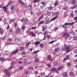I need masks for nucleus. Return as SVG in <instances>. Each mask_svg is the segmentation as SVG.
<instances>
[{
    "mask_svg": "<svg viewBox=\"0 0 77 77\" xmlns=\"http://www.w3.org/2000/svg\"><path fill=\"white\" fill-rule=\"evenodd\" d=\"M62 36L63 37H65V40L66 41V40L69 39V38L70 37V34L67 33V32H64V33L62 34Z\"/></svg>",
    "mask_w": 77,
    "mask_h": 77,
    "instance_id": "f257e3e1",
    "label": "nucleus"
},
{
    "mask_svg": "<svg viewBox=\"0 0 77 77\" xmlns=\"http://www.w3.org/2000/svg\"><path fill=\"white\" fill-rule=\"evenodd\" d=\"M71 47H72V46L71 45H69L66 48V51H67L66 53H69V51H70L71 50H69L70 48H71Z\"/></svg>",
    "mask_w": 77,
    "mask_h": 77,
    "instance_id": "f03ea898",
    "label": "nucleus"
},
{
    "mask_svg": "<svg viewBox=\"0 0 77 77\" xmlns=\"http://www.w3.org/2000/svg\"><path fill=\"white\" fill-rule=\"evenodd\" d=\"M15 61H13L11 62V65L8 68L9 71H10V70H11L12 68H13L14 65V64H15Z\"/></svg>",
    "mask_w": 77,
    "mask_h": 77,
    "instance_id": "7ed1b4c3",
    "label": "nucleus"
},
{
    "mask_svg": "<svg viewBox=\"0 0 77 77\" xmlns=\"http://www.w3.org/2000/svg\"><path fill=\"white\" fill-rule=\"evenodd\" d=\"M69 57H70V55H66V58H64L63 60L64 61H66V60H68V59H70L69 58Z\"/></svg>",
    "mask_w": 77,
    "mask_h": 77,
    "instance_id": "20e7f679",
    "label": "nucleus"
},
{
    "mask_svg": "<svg viewBox=\"0 0 77 77\" xmlns=\"http://www.w3.org/2000/svg\"><path fill=\"white\" fill-rule=\"evenodd\" d=\"M77 1V0H72L71 2V3L72 5H75L76 3L77 2H76Z\"/></svg>",
    "mask_w": 77,
    "mask_h": 77,
    "instance_id": "39448f33",
    "label": "nucleus"
},
{
    "mask_svg": "<svg viewBox=\"0 0 77 77\" xmlns=\"http://www.w3.org/2000/svg\"><path fill=\"white\" fill-rule=\"evenodd\" d=\"M67 46V45H66V44H65L64 45V47H63L61 49L62 51H65V50H66Z\"/></svg>",
    "mask_w": 77,
    "mask_h": 77,
    "instance_id": "423d86ee",
    "label": "nucleus"
},
{
    "mask_svg": "<svg viewBox=\"0 0 77 77\" xmlns=\"http://www.w3.org/2000/svg\"><path fill=\"white\" fill-rule=\"evenodd\" d=\"M41 43V42L39 41H37L35 42L34 43V44L35 45H36V46H37L38 45H39Z\"/></svg>",
    "mask_w": 77,
    "mask_h": 77,
    "instance_id": "0eeeda50",
    "label": "nucleus"
},
{
    "mask_svg": "<svg viewBox=\"0 0 77 77\" xmlns=\"http://www.w3.org/2000/svg\"><path fill=\"white\" fill-rule=\"evenodd\" d=\"M51 22V21H50V20H49V19H48L45 22V24H49V23H50V22Z\"/></svg>",
    "mask_w": 77,
    "mask_h": 77,
    "instance_id": "6e6552de",
    "label": "nucleus"
},
{
    "mask_svg": "<svg viewBox=\"0 0 77 77\" xmlns=\"http://www.w3.org/2000/svg\"><path fill=\"white\" fill-rule=\"evenodd\" d=\"M56 71H57V69L55 67H52L51 70V71H52V72H55Z\"/></svg>",
    "mask_w": 77,
    "mask_h": 77,
    "instance_id": "1a4fd4ad",
    "label": "nucleus"
},
{
    "mask_svg": "<svg viewBox=\"0 0 77 77\" xmlns=\"http://www.w3.org/2000/svg\"><path fill=\"white\" fill-rule=\"evenodd\" d=\"M29 35H32V36H34V37L36 36V35L34 34V33L32 32H30V33H29Z\"/></svg>",
    "mask_w": 77,
    "mask_h": 77,
    "instance_id": "9d476101",
    "label": "nucleus"
},
{
    "mask_svg": "<svg viewBox=\"0 0 77 77\" xmlns=\"http://www.w3.org/2000/svg\"><path fill=\"white\" fill-rule=\"evenodd\" d=\"M19 50L18 49L16 50L15 51H12V52H11V54H16V53H17V52H18V51Z\"/></svg>",
    "mask_w": 77,
    "mask_h": 77,
    "instance_id": "9b49d317",
    "label": "nucleus"
},
{
    "mask_svg": "<svg viewBox=\"0 0 77 77\" xmlns=\"http://www.w3.org/2000/svg\"><path fill=\"white\" fill-rule=\"evenodd\" d=\"M9 31L11 33H12V32H14V29H13V28L12 27L10 28L9 29Z\"/></svg>",
    "mask_w": 77,
    "mask_h": 77,
    "instance_id": "f8f14e48",
    "label": "nucleus"
},
{
    "mask_svg": "<svg viewBox=\"0 0 77 77\" xmlns=\"http://www.w3.org/2000/svg\"><path fill=\"white\" fill-rule=\"evenodd\" d=\"M77 8V4H76L74 6H72L71 7V8L72 9H75V8Z\"/></svg>",
    "mask_w": 77,
    "mask_h": 77,
    "instance_id": "ddd939ff",
    "label": "nucleus"
},
{
    "mask_svg": "<svg viewBox=\"0 0 77 77\" xmlns=\"http://www.w3.org/2000/svg\"><path fill=\"white\" fill-rule=\"evenodd\" d=\"M39 0H33V1L32 2V3H39Z\"/></svg>",
    "mask_w": 77,
    "mask_h": 77,
    "instance_id": "4468645a",
    "label": "nucleus"
},
{
    "mask_svg": "<svg viewBox=\"0 0 77 77\" xmlns=\"http://www.w3.org/2000/svg\"><path fill=\"white\" fill-rule=\"evenodd\" d=\"M63 9L66 11H68V6H66L63 8Z\"/></svg>",
    "mask_w": 77,
    "mask_h": 77,
    "instance_id": "2eb2a0df",
    "label": "nucleus"
},
{
    "mask_svg": "<svg viewBox=\"0 0 77 77\" xmlns=\"http://www.w3.org/2000/svg\"><path fill=\"white\" fill-rule=\"evenodd\" d=\"M20 39L18 38H15L14 41L15 42H18L20 41Z\"/></svg>",
    "mask_w": 77,
    "mask_h": 77,
    "instance_id": "dca6fc26",
    "label": "nucleus"
},
{
    "mask_svg": "<svg viewBox=\"0 0 77 77\" xmlns=\"http://www.w3.org/2000/svg\"><path fill=\"white\" fill-rule=\"evenodd\" d=\"M15 8V7L14 5H11V9L12 11L13 10H14Z\"/></svg>",
    "mask_w": 77,
    "mask_h": 77,
    "instance_id": "f3484780",
    "label": "nucleus"
},
{
    "mask_svg": "<svg viewBox=\"0 0 77 77\" xmlns=\"http://www.w3.org/2000/svg\"><path fill=\"white\" fill-rule=\"evenodd\" d=\"M44 15L42 14V15H41V16H40V17L38 19V21H40V20H41V19L42 18H43V17H44Z\"/></svg>",
    "mask_w": 77,
    "mask_h": 77,
    "instance_id": "a211bd4d",
    "label": "nucleus"
},
{
    "mask_svg": "<svg viewBox=\"0 0 77 77\" xmlns=\"http://www.w3.org/2000/svg\"><path fill=\"white\" fill-rule=\"evenodd\" d=\"M57 17H58L57 16L54 17L52 18V19L50 20V21H52L55 20H56V18H57Z\"/></svg>",
    "mask_w": 77,
    "mask_h": 77,
    "instance_id": "6ab92c4d",
    "label": "nucleus"
},
{
    "mask_svg": "<svg viewBox=\"0 0 77 77\" xmlns=\"http://www.w3.org/2000/svg\"><path fill=\"white\" fill-rule=\"evenodd\" d=\"M63 68V66H62V65L60 67H59L57 69V71H59V70H60V69H62Z\"/></svg>",
    "mask_w": 77,
    "mask_h": 77,
    "instance_id": "aec40b11",
    "label": "nucleus"
},
{
    "mask_svg": "<svg viewBox=\"0 0 77 77\" xmlns=\"http://www.w3.org/2000/svg\"><path fill=\"white\" fill-rule=\"evenodd\" d=\"M63 75L64 77H67L68 74L66 72H64L63 73Z\"/></svg>",
    "mask_w": 77,
    "mask_h": 77,
    "instance_id": "412c9836",
    "label": "nucleus"
},
{
    "mask_svg": "<svg viewBox=\"0 0 77 77\" xmlns=\"http://www.w3.org/2000/svg\"><path fill=\"white\" fill-rule=\"evenodd\" d=\"M3 10L5 12H7L8 11V10H7V8H6V7H3Z\"/></svg>",
    "mask_w": 77,
    "mask_h": 77,
    "instance_id": "4be33fe9",
    "label": "nucleus"
},
{
    "mask_svg": "<svg viewBox=\"0 0 77 77\" xmlns=\"http://www.w3.org/2000/svg\"><path fill=\"white\" fill-rule=\"evenodd\" d=\"M59 51V48H56L54 50V51L55 52H57V51Z\"/></svg>",
    "mask_w": 77,
    "mask_h": 77,
    "instance_id": "5701e85b",
    "label": "nucleus"
},
{
    "mask_svg": "<svg viewBox=\"0 0 77 77\" xmlns=\"http://www.w3.org/2000/svg\"><path fill=\"white\" fill-rule=\"evenodd\" d=\"M44 6L43 5H40L39 6V8L41 10H43L44 9Z\"/></svg>",
    "mask_w": 77,
    "mask_h": 77,
    "instance_id": "b1692460",
    "label": "nucleus"
},
{
    "mask_svg": "<svg viewBox=\"0 0 77 77\" xmlns=\"http://www.w3.org/2000/svg\"><path fill=\"white\" fill-rule=\"evenodd\" d=\"M39 61V59L38 58H36L35 59V62H38Z\"/></svg>",
    "mask_w": 77,
    "mask_h": 77,
    "instance_id": "393cba45",
    "label": "nucleus"
},
{
    "mask_svg": "<svg viewBox=\"0 0 77 77\" xmlns=\"http://www.w3.org/2000/svg\"><path fill=\"white\" fill-rule=\"evenodd\" d=\"M42 24H44V20L41 21L39 23V24L40 25Z\"/></svg>",
    "mask_w": 77,
    "mask_h": 77,
    "instance_id": "a878e982",
    "label": "nucleus"
},
{
    "mask_svg": "<svg viewBox=\"0 0 77 77\" xmlns=\"http://www.w3.org/2000/svg\"><path fill=\"white\" fill-rule=\"evenodd\" d=\"M62 27L64 28V29H66L67 28V26L65 24L64 25H62Z\"/></svg>",
    "mask_w": 77,
    "mask_h": 77,
    "instance_id": "bb28decb",
    "label": "nucleus"
},
{
    "mask_svg": "<svg viewBox=\"0 0 77 77\" xmlns=\"http://www.w3.org/2000/svg\"><path fill=\"white\" fill-rule=\"evenodd\" d=\"M54 66H57V65L59 64V63H58V62H54Z\"/></svg>",
    "mask_w": 77,
    "mask_h": 77,
    "instance_id": "cd10ccee",
    "label": "nucleus"
},
{
    "mask_svg": "<svg viewBox=\"0 0 77 77\" xmlns=\"http://www.w3.org/2000/svg\"><path fill=\"white\" fill-rule=\"evenodd\" d=\"M13 3V2L12 1L10 0L8 4V5H12Z\"/></svg>",
    "mask_w": 77,
    "mask_h": 77,
    "instance_id": "c85d7f7f",
    "label": "nucleus"
},
{
    "mask_svg": "<svg viewBox=\"0 0 77 77\" xmlns=\"http://www.w3.org/2000/svg\"><path fill=\"white\" fill-rule=\"evenodd\" d=\"M21 29L24 30L26 29V26H22L21 28Z\"/></svg>",
    "mask_w": 77,
    "mask_h": 77,
    "instance_id": "c756f323",
    "label": "nucleus"
},
{
    "mask_svg": "<svg viewBox=\"0 0 77 77\" xmlns=\"http://www.w3.org/2000/svg\"><path fill=\"white\" fill-rule=\"evenodd\" d=\"M39 47L41 48H42L44 47V44L42 43H41L39 45Z\"/></svg>",
    "mask_w": 77,
    "mask_h": 77,
    "instance_id": "7c9ffc66",
    "label": "nucleus"
},
{
    "mask_svg": "<svg viewBox=\"0 0 77 77\" xmlns=\"http://www.w3.org/2000/svg\"><path fill=\"white\" fill-rule=\"evenodd\" d=\"M74 74V73L72 72H69V75L70 76H72Z\"/></svg>",
    "mask_w": 77,
    "mask_h": 77,
    "instance_id": "2f4dec72",
    "label": "nucleus"
},
{
    "mask_svg": "<svg viewBox=\"0 0 77 77\" xmlns=\"http://www.w3.org/2000/svg\"><path fill=\"white\" fill-rule=\"evenodd\" d=\"M0 34L1 35H3V33H4V30H1L0 32Z\"/></svg>",
    "mask_w": 77,
    "mask_h": 77,
    "instance_id": "473e14b6",
    "label": "nucleus"
},
{
    "mask_svg": "<svg viewBox=\"0 0 77 77\" xmlns=\"http://www.w3.org/2000/svg\"><path fill=\"white\" fill-rule=\"evenodd\" d=\"M41 4L42 5V6H44L45 5V3L44 2H42Z\"/></svg>",
    "mask_w": 77,
    "mask_h": 77,
    "instance_id": "72a5a7b5",
    "label": "nucleus"
},
{
    "mask_svg": "<svg viewBox=\"0 0 77 77\" xmlns=\"http://www.w3.org/2000/svg\"><path fill=\"white\" fill-rule=\"evenodd\" d=\"M74 40H77V36H74L73 38Z\"/></svg>",
    "mask_w": 77,
    "mask_h": 77,
    "instance_id": "f704fd0d",
    "label": "nucleus"
},
{
    "mask_svg": "<svg viewBox=\"0 0 77 77\" xmlns=\"http://www.w3.org/2000/svg\"><path fill=\"white\" fill-rule=\"evenodd\" d=\"M20 30H21L20 28H19L18 27H17V29L16 32H20Z\"/></svg>",
    "mask_w": 77,
    "mask_h": 77,
    "instance_id": "c9c22d12",
    "label": "nucleus"
},
{
    "mask_svg": "<svg viewBox=\"0 0 77 77\" xmlns=\"http://www.w3.org/2000/svg\"><path fill=\"white\" fill-rule=\"evenodd\" d=\"M51 59V55H48L47 59Z\"/></svg>",
    "mask_w": 77,
    "mask_h": 77,
    "instance_id": "e433bc0d",
    "label": "nucleus"
},
{
    "mask_svg": "<svg viewBox=\"0 0 77 77\" xmlns=\"http://www.w3.org/2000/svg\"><path fill=\"white\" fill-rule=\"evenodd\" d=\"M20 51H23L24 50V47H21L19 48Z\"/></svg>",
    "mask_w": 77,
    "mask_h": 77,
    "instance_id": "4c0bfd02",
    "label": "nucleus"
},
{
    "mask_svg": "<svg viewBox=\"0 0 77 77\" xmlns=\"http://www.w3.org/2000/svg\"><path fill=\"white\" fill-rule=\"evenodd\" d=\"M48 10H52V9H53V7L51 6H50L48 8Z\"/></svg>",
    "mask_w": 77,
    "mask_h": 77,
    "instance_id": "58836bf2",
    "label": "nucleus"
},
{
    "mask_svg": "<svg viewBox=\"0 0 77 77\" xmlns=\"http://www.w3.org/2000/svg\"><path fill=\"white\" fill-rule=\"evenodd\" d=\"M30 30L29 29V30H27L26 31V32L27 34H28V33H30Z\"/></svg>",
    "mask_w": 77,
    "mask_h": 77,
    "instance_id": "ea45409f",
    "label": "nucleus"
},
{
    "mask_svg": "<svg viewBox=\"0 0 77 77\" xmlns=\"http://www.w3.org/2000/svg\"><path fill=\"white\" fill-rule=\"evenodd\" d=\"M67 65L68 66H71V63L70 62L68 63H67Z\"/></svg>",
    "mask_w": 77,
    "mask_h": 77,
    "instance_id": "a19ab883",
    "label": "nucleus"
},
{
    "mask_svg": "<svg viewBox=\"0 0 77 77\" xmlns=\"http://www.w3.org/2000/svg\"><path fill=\"white\" fill-rule=\"evenodd\" d=\"M74 23H75V22L72 23H69V26H71L72 25H72H73V24H74Z\"/></svg>",
    "mask_w": 77,
    "mask_h": 77,
    "instance_id": "79ce46f5",
    "label": "nucleus"
},
{
    "mask_svg": "<svg viewBox=\"0 0 77 77\" xmlns=\"http://www.w3.org/2000/svg\"><path fill=\"white\" fill-rule=\"evenodd\" d=\"M57 4H58V2H57L56 1L54 4V6H56L57 5Z\"/></svg>",
    "mask_w": 77,
    "mask_h": 77,
    "instance_id": "37998d69",
    "label": "nucleus"
},
{
    "mask_svg": "<svg viewBox=\"0 0 77 77\" xmlns=\"http://www.w3.org/2000/svg\"><path fill=\"white\" fill-rule=\"evenodd\" d=\"M42 31H45V27L44 26H42Z\"/></svg>",
    "mask_w": 77,
    "mask_h": 77,
    "instance_id": "c03bdc74",
    "label": "nucleus"
},
{
    "mask_svg": "<svg viewBox=\"0 0 77 77\" xmlns=\"http://www.w3.org/2000/svg\"><path fill=\"white\" fill-rule=\"evenodd\" d=\"M39 50H38L37 51H34V52H33V54H36V53H38V52H39Z\"/></svg>",
    "mask_w": 77,
    "mask_h": 77,
    "instance_id": "a18cd8bd",
    "label": "nucleus"
},
{
    "mask_svg": "<svg viewBox=\"0 0 77 77\" xmlns=\"http://www.w3.org/2000/svg\"><path fill=\"white\" fill-rule=\"evenodd\" d=\"M46 38L47 39H50V35H48L46 36Z\"/></svg>",
    "mask_w": 77,
    "mask_h": 77,
    "instance_id": "49530a36",
    "label": "nucleus"
},
{
    "mask_svg": "<svg viewBox=\"0 0 77 77\" xmlns=\"http://www.w3.org/2000/svg\"><path fill=\"white\" fill-rule=\"evenodd\" d=\"M4 60V58H3V57H1L0 58V60H1V61H3V60Z\"/></svg>",
    "mask_w": 77,
    "mask_h": 77,
    "instance_id": "de8ad7c7",
    "label": "nucleus"
},
{
    "mask_svg": "<svg viewBox=\"0 0 77 77\" xmlns=\"http://www.w3.org/2000/svg\"><path fill=\"white\" fill-rule=\"evenodd\" d=\"M28 8H29V9H31V8H32V5H28Z\"/></svg>",
    "mask_w": 77,
    "mask_h": 77,
    "instance_id": "09e8293b",
    "label": "nucleus"
},
{
    "mask_svg": "<svg viewBox=\"0 0 77 77\" xmlns=\"http://www.w3.org/2000/svg\"><path fill=\"white\" fill-rule=\"evenodd\" d=\"M21 54L23 55H25V54H26V52L24 51H23L21 53Z\"/></svg>",
    "mask_w": 77,
    "mask_h": 77,
    "instance_id": "8fccbe9b",
    "label": "nucleus"
},
{
    "mask_svg": "<svg viewBox=\"0 0 77 77\" xmlns=\"http://www.w3.org/2000/svg\"><path fill=\"white\" fill-rule=\"evenodd\" d=\"M29 70H31L32 71L33 70V67L31 66L29 67Z\"/></svg>",
    "mask_w": 77,
    "mask_h": 77,
    "instance_id": "3c124183",
    "label": "nucleus"
},
{
    "mask_svg": "<svg viewBox=\"0 0 77 77\" xmlns=\"http://www.w3.org/2000/svg\"><path fill=\"white\" fill-rule=\"evenodd\" d=\"M8 41H9V42H12V39L11 38H9L8 39Z\"/></svg>",
    "mask_w": 77,
    "mask_h": 77,
    "instance_id": "603ef678",
    "label": "nucleus"
},
{
    "mask_svg": "<svg viewBox=\"0 0 77 77\" xmlns=\"http://www.w3.org/2000/svg\"><path fill=\"white\" fill-rule=\"evenodd\" d=\"M73 52L75 54H77V50H74Z\"/></svg>",
    "mask_w": 77,
    "mask_h": 77,
    "instance_id": "864d4df0",
    "label": "nucleus"
},
{
    "mask_svg": "<svg viewBox=\"0 0 77 77\" xmlns=\"http://www.w3.org/2000/svg\"><path fill=\"white\" fill-rule=\"evenodd\" d=\"M47 15H51V13H50V12H48L47 13Z\"/></svg>",
    "mask_w": 77,
    "mask_h": 77,
    "instance_id": "5fc2aeb1",
    "label": "nucleus"
},
{
    "mask_svg": "<svg viewBox=\"0 0 77 77\" xmlns=\"http://www.w3.org/2000/svg\"><path fill=\"white\" fill-rule=\"evenodd\" d=\"M70 34L72 35H75V33H74V32H73V31H72L71 32H70Z\"/></svg>",
    "mask_w": 77,
    "mask_h": 77,
    "instance_id": "6e6d98bb",
    "label": "nucleus"
},
{
    "mask_svg": "<svg viewBox=\"0 0 77 77\" xmlns=\"http://www.w3.org/2000/svg\"><path fill=\"white\" fill-rule=\"evenodd\" d=\"M13 20H14V19H11L10 20V23H13V22H14V21H13Z\"/></svg>",
    "mask_w": 77,
    "mask_h": 77,
    "instance_id": "4d7b16f0",
    "label": "nucleus"
},
{
    "mask_svg": "<svg viewBox=\"0 0 77 77\" xmlns=\"http://www.w3.org/2000/svg\"><path fill=\"white\" fill-rule=\"evenodd\" d=\"M34 74H36V75H37L38 74V72L37 71H34Z\"/></svg>",
    "mask_w": 77,
    "mask_h": 77,
    "instance_id": "13d9d810",
    "label": "nucleus"
},
{
    "mask_svg": "<svg viewBox=\"0 0 77 77\" xmlns=\"http://www.w3.org/2000/svg\"><path fill=\"white\" fill-rule=\"evenodd\" d=\"M27 20H28V19H25L24 20H23V21H24L25 23H27Z\"/></svg>",
    "mask_w": 77,
    "mask_h": 77,
    "instance_id": "bf43d9fd",
    "label": "nucleus"
},
{
    "mask_svg": "<svg viewBox=\"0 0 77 77\" xmlns=\"http://www.w3.org/2000/svg\"><path fill=\"white\" fill-rule=\"evenodd\" d=\"M58 29H59L58 27H56L54 28V30L55 31H56V30H58Z\"/></svg>",
    "mask_w": 77,
    "mask_h": 77,
    "instance_id": "052dcab7",
    "label": "nucleus"
},
{
    "mask_svg": "<svg viewBox=\"0 0 77 77\" xmlns=\"http://www.w3.org/2000/svg\"><path fill=\"white\" fill-rule=\"evenodd\" d=\"M6 45H9L11 44V43H10L9 42H7L6 43Z\"/></svg>",
    "mask_w": 77,
    "mask_h": 77,
    "instance_id": "680f3d73",
    "label": "nucleus"
},
{
    "mask_svg": "<svg viewBox=\"0 0 77 77\" xmlns=\"http://www.w3.org/2000/svg\"><path fill=\"white\" fill-rule=\"evenodd\" d=\"M23 66H24L19 67V69H23Z\"/></svg>",
    "mask_w": 77,
    "mask_h": 77,
    "instance_id": "e2e57ef3",
    "label": "nucleus"
},
{
    "mask_svg": "<svg viewBox=\"0 0 77 77\" xmlns=\"http://www.w3.org/2000/svg\"><path fill=\"white\" fill-rule=\"evenodd\" d=\"M30 44H31L30 42L27 43H26V45L27 47H29V45Z\"/></svg>",
    "mask_w": 77,
    "mask_h": 77,
    "instance_id": "0e129e2a",
    "label": "nucleus"
},
{
    "mask_svg": "<svg viewBox=\"0 0 77 77\" xmlns=\"http://www.w3.org/2000/svg\"><path fill=\"white\" fill-rule=\"evenodd\" d=\"M36 26H35L34 27H32L31 28V29H36Z\"/></svg>",
    "mask_w": 77,
    "mask_h": 77,
    "instance_id": "69168bd1",
    "label": "nucleus"
},
{
    "mask_svg": "<svg viewBox=\"0 0 77 77\" xmlns=\"http://www.w3.org/2000/svg\"><path fill=\"white\" fill-rule=\"evenodd\" d=\"M23 64H24V65H26V64L27 63V62L26 61H25L23 62Z\"/></svg>",
    "mask_w": 77,
    "mask_h": 77,
    "instance_id": "338daca9",
    "label": "nucleus"
},
{
    "mask_svg": "<svg viewBox=\"0 0 77 77\" xmlns=\"http://www.w3.org/2000/svg\"><path fill=\"white\" fill-rule=\"evenodd\" d=\"M74 20H77V17H75L73 18Z\"/></svg>",
    "mask_w": 77,
    "mask_h": 77,
    "instance_id": "774afa93",
    "label": "nucleus"
}]
</instances>
